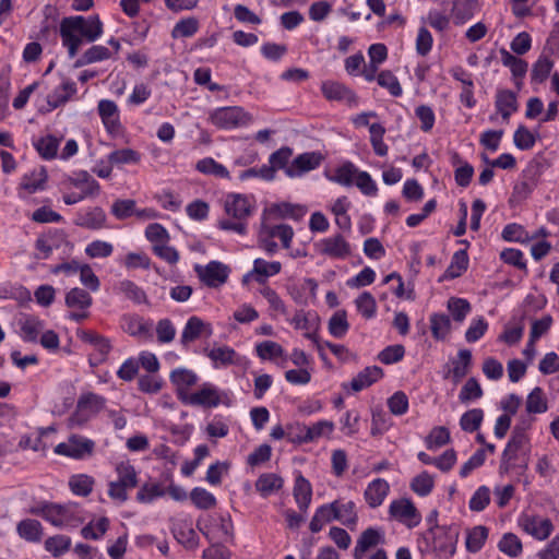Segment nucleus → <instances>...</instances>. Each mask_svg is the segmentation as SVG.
<instances>
[{
  "label": "nucleus",
  "instance_id": "nucleus-1",
  "mask_svg": "<svg viewBox=\"0 0 559 559\" xmlns=\"http://www.w3.org/2000/svg\"><path fill=\"white\" fill-rule=\"evenodd\" d=\"M103 32L104 25L98 14L67 16L61 20L59 27L62 45L70 58L76 56L83 41L94 43L100 38Z\"/></svg>",
  "mask_w": 559,
  "mask_h": 559
},
{
  "label": "nucleus",
  "instance_id": "nucleus-2",
  "mask_svg": "<svg viewBox=\"0 0 559 559\" xmlns=\"http://www.w3.org/2000/svg\"><path fill=\"white\" fill-rule=\"evenodd\" d=\"M460 528L456 524L427 530L423 534V552L432 554L437 559H451L456 552Z\"/></svg>",
  "mask_w": 559,
  "mask_h": 559
},
{
  "label": "nucleus",
  "instance_id": "nucleus-3",
  "mask_svg": "<svg viewBox=\"0 0 559 559\" xmlns=\"http://www.w3.org/2000/svg\"><path fill=\"white\" fill-rule=\"evenodd\" d=\"M61 190L64 204L73 205L97 197L100 193V185L88 171L78 170L63 177Z\"/></svg>",
  "mask_w": 559,
  "mask_h": 559
},
{
  "label": "nucleus",
  "instance_id": "nucleus-4",
  "mask_svg": "<svg viewBox=\"0 0 559 559\" xmlns=\"http://www.w3.org/2000/svg\"><path fill=\"white\" fill-rule=\"evenodd\" d=\"M528 443V437L525 433V428L516 425L512 435L502 452L501 462L499 466L500 473H510L516 471L522 475L528 467V459L524 447Z\"/></svg>",
  "mask_w": 559,
  "mask_h": 559
},
{
  "label": "nucleus",
  "instance_id": "nucleus-5",
  "mask_svg": "<svg viewBox=\"0 0 559 559\" xmlns=\"http://www.w3.org/2000/svg\"><path fill=\"white\" fill-rule=\"evenodd\" d=\"M115 471L117 479L109 481L107 493L111 500L123 503L128 500V491L139 485L138 472L129 461L118 463Z\"/></svg>",
  "mask_w": 559,
  "mask_h": 559
},
{
  "label": "nucleus",
  "instance_id": "nucleus-6",
  "mask_svg": "<svg viewBox=\"0 0 559 559\" xmlns=\"http://www.w3.org/2000/svg\"><path fill=\"white\" fill-rule=\"evenodd\" d=\"M186 405L199 406L202 408H215L221 404L230 406L231 400L228 392L219 390L211 382H204L197 391L188 395Z\"/></svg>",
  "mask_w": 559,
  "mask_h": 559
},
{
  "label": "nucleus",
  "instance_id": "nucleus-7",
  "mask_svg": "<svg viewBox=\"0 0 559 559\" xmlns=\"http://www.w3.org/2000/svg\"><path fill=\"white\" fill-rule=\"evenodd\" d=\"M209 119L218 129L231 130L249 124L252 117L242 107L230 106L216 108Z\"/></svg>",
  "mask_w": 559,
  "mask_h": 559
},
{
  "label": "nucleus",
  "instance_id": "nucleus-8",
  "mask_svg": "<svg viewBox=\"0 0 559 559\" xmlns=\"http://www.w3.org/2000/svg\"><path fill=\"white\" fill-rule=\"evenodd\" d=\"M95 447L94 440L82 435L72 433L67 441L58 443L53 452L73 460H85L94 454Z\"/></svg>",
  "mask_w": 559,
  "mask_h": 559
},
{
  "label": "nucleus",
  "instance_id": "nucleus-9",
  "mask_svg": "<svg viewBox=\"0 0 559 559\" xmlns=\"http://www.w3.org/2000/svg\"><path fill=\"white\" fill-rule=\"evenodd\" d=\"M64 245H70L64 229L50 228L36 238L34 243L36 250L35 258L38 260H47L51 257L53 250H58Z\"/></svg>",
  "mask_w": 559,
  "mask_h": 559
},
{
  "label": "nucleus",
  "instance_id": "nucleus-10",
  "mask_svg": "<svg viewBox=\"0 0 559 559\" xmlns=\"http://www.w3.org/2000/svg\"><path fill=\"white\" fill-rule=\"evenodd\" d=\"M229 267L219 261H210L206 265H194V272L207 287L216 288L225 284L229 276Z\"/></svg>",
  "mask_w": 559,
  "mask_h": 559
},
{
  "label": "nucleus",
  "instance_id": "nucleus-11",
  "mask_svg": "<svg viewBox=\"0 0 559 559\" xmlns=\"http://www.w3.org/2000/svg\"><path fill=\"white\" fill-rule=\"evenodd\" d=\"M314 247L318 253L331 259L345 260L352 254L350 243L342 234L323 238Z\"/></svg>",
  "mask_w": 559,
  "mask_h": 559
},
{
  "label": "nucleus",
  "instance_id": "nucleus-12",
  "mask_svg": "<svg viewBox=\"0 0 559 559\" xmlns=\"http://www.w3.org/2000/svg\"><path fill=\"white\" fill-rule=\"evenodd\" d=\"M320 90L326 100L343 102L348 107L358 106L359 99L355 91L340 81L325 80L321 83Z\"/></svg>",
  "mask_w": 559,
  "mask_h": 559
},
{
  "label": "nucleus",
  "instance_id": "nucleus-13",
  "mask_svg": "<svg viewBox=\"0 0 559 559\" xmlns=\"http://www.w3.org/2000/svg\"><path fill=\"white\" fill-rule=\"evenodd\" d=\"M32 514L39 515L51 525L61 527L70 522L71 512L67 506L44 502L38 507L29 510Z\"/></svg>",
  "mask_w": 559,
  "mask_h": 559
},
{
  "label": "nucleus",
  "instance_id": "nucleus-14",
  "mask_svg": "<svg viewBox=\"0 0 559 559\" xmlns=\"http://www.w3.org/2000/svg\"><path fill=\"white\" fill-rule=\"evenodd\" d=\"M389 513L392 518L409 528L417 526L421 520L415 504L408 499L392 501L389 507Z\"/></svg>",
  "mask_w": 559,
  "mask_h": 559
},
{
  "label": "nucleus",
  "instance_id": "nucleus-15",
  "mask_svg": "<svg viewBox=\"0 0 559 559\" xmlns=\"http://www.w3.org/2000/svg\"><path fill=\"white\" fill-rule=\"evenodd\" d=\"M169 380L175 386L178 400L185 403L186 397L192 393L190 389L198 383L199 377L193 370L179 367L170 372Z\"/></svg>",
  "mask_w": 559,
  "mask_h": 559
},
{
  "label": "nucleus",
  "instance_id": "nucleus-16",
  "mask_svg": "<svg viewBox=\"0 0 559 559\" xmlns=\"http://www.w3.org/2000/svg\"><path fill=\"white\" fill-rule=\"evenodd\" d=\"M73 224L88 230H100L107 227V215L100 206L82 209L75 214Z\"/></svg>",
  "mask_w": 559,
  "mask_h": 559
},
{
  "label": "nucleus",
  "instance_id": "nucleus-17",
  "mask_svg": "<svg viewBox=\"0 0 559 559\" xmlns=\"http://www.w3.org/2000/svg\"><path fill=\"white\" fill-rule=\"evenodd\" d=\"M282 271V263L278 261L269 262L264 259L258 258L253 261V267L243 275L242 282L247 283L253 280L260 285L267 286V278L277 275Z\"/></svg>",
  "mask_w": 559,
  "mask_h": 559
},
{
  "label": "nucleus",
  "instance_id": "nucleus-18",
  "mask_svg": "<svg viewBox=\"0 0 559 559\" xmlns=\"http://www.w3.org/2000/svg\"><path fill=\"white\" fill-rule=\"evenodd\" d=\"M224 209L235 219H247L253 212L252 200L240 193H229L225 198Z\"/></svg>",
  "mask_w": 559,
  "mask_h": 559
},
{
  "label": "nucleus",
  "instance_id": "nucleus-19",
  "mask_svg": "<svg viewBox=\"0 0 559 559\" xmlns=\"http://www.w3.org/2000/svg\"><path fill=\"white\" fill-rule=\"evenodd\" d=\"M299 433L296 436H292V432H288V439L292 442L297 443H308L312 442L324 435H330L334 430V423L330 420H320L312 426H299Z\"/></svg>",
  "mask_w": 559,
  "mask_h": 559
},
{
  "label": "nucleus",
  "instance_id": "nucleus-20",
  "mask_svg": "<svg viewBox=\"0 0 559 559\" xmlns=\"http://www.w3.org/2000/svg\"><path fill=\"white\" fill-rule=\"evenodd\" d=\"M385 542L383 530L379 527H368L361 532L353 550L354 559H364L365 554L371 548L382 545Z\"/></svg>",
  "mask_w": 559,
  "mask_h": 559
},
{
  "label": "nucleus",
  "instance_id": "nucleus-21",
  "mask_svg": "<svg viewBox=\"0 0 559 559\" xmlns=\"http://www.w3.org/2000/svg\"><path fill=\"white\" fill-rule=\"evenodd\" d=\"M520 524L527 534L538 540L548 538L554 530L551 521L539 515H523L520 519Z\"/></svg>",
  "mask_w": 559,
  "mask_h": 559
},
{
  "label": "nucleus",
  "instance_id": "nucleus-22",
  "mask_svg": "<svg viewBox=\"0 0 559 559\" xmlns=\"http://www.w3.org/2000/svg\"><path fill=\"white\" fill-rule=\"evenodd\" d=\"M322 155L319 152H307L298 155L288 167L286 175L290 178L300 177L304 174L318 168L322 162Z\"/></svg>",
  "mask_w": 559,
  "mask_h": 559
},
{
  "label": "nucleus",
  "instance_id": "nucleus-23",
  "mask_svg": "<svg viewBox=\"0 0 559 559\" xmlns=\"http://www.w3.org/2000/svg\"><path fill=\"white\" fill-rule=\"evenodd\" d=\"M171 533L175 539L188 550H194L199 546V536L192 526L191 520H177L171 524Z\"/></svg>",
  "mask_w": 559,
  "mask_h": 559
},
{
  "label": "nucleus",
  "instance_id": "nucleus-24",
  "mask_svg": "<svg viewBox=\"0 0 559 559\" xmlns=\"http://www.w3.org/2000/svg\"><path fill=\"white\" fill-rule=\"evenodd\" d=\"M543 173V165L539 162H531L523 170V176L527 180L516 183L513 188V193L521 199H526L537 187L538 178Z\"/></svg>",
  "mask_w": 559,
  "mask_h": 559
},
{
  "label": "nucleus",
  "instance_id": "nucleus-25",
  "mask_svg": "<svg viewBox=\"0 0 559 559\" xmlns=\"http://www.w3.org/2000/svg\"><path fill=\"white\" fill-rule=\"evenodd\" d=\"M47 180L48 174L45 167H40L39 169H34L27 174H24L17 187L19 197L24 198L22 192L33 194L45 190Z\"/></svg>",
  "mask_w": 559,
  "mask_h": 559
},
{
  "label": "nucleus",
  "instance_id": "nucleus-26",
  "mask_svg": "<svg viewBox=\"0 0 559 559\" xmlns=\"http://www.w3.org/2000/svg\"><path fill=\"white\" fill-rule=\"evenodd\" d=\"M213 334V329L211 323L204 322L201 318L197 316L190 317L181 332L180 342L182 345H188L202 335L210 337Z\"/></svg>",
  "mask_w": 559,
  "mask_h": 559
},
{
  "label": "nucleus",
  "instance_id": "nucleus-27",
  "mask_svg": "<svg viewBox=\"0 0 559 559\" xmlns=\"http://www.w3.org/2000/svg\"><path fill=\"white\" fill-rule=\"evenodd\" d=\"M384 372L382 368L378 366H370L362 369L356 377L352 379L349 383H344V390H350L353 392H359L364 389L369 388L380 379H382Z\"/></svg>",
  "mask_w": 559,
  "mask_h": 559
},
{
  "label": "nucleus",
  "instance_id": "nucleus-28",
  "mask_svg": "<svg viewBox=\"0 0 559 559\" xmlns=\"http://www.w3.org/2000/svg\"><path fill=\"white\" fill-rule=\"evenodd\" d=\"M495 107L497 112L504 121H509L512 114L518 111V96L515 92L507 88L497 90L495 96Z\"/></svg>",
  "mask_w": 559,
  "mask_h": 559
},
{
  "label": "nucleus",
  "instance_id": "nucleus-29",
  "mask_svg": "<svg viewBox=\"0 0 559 559\" xmlns=\"http://www.w3.org/2000/svg\"><path fill=\"white\" fill-rule=\"evenodd\" d=\"M389 492V483L383 478H376L368 484L364 492V498L371 509H376L383 503Z\"/></svg>",
  "mask_w": 559,
  "mask_h": 559
},
{
  "label": "nucleus",
  "instance_id": "nucleus-30",
  "mask_svg": "<svg viewBox=\"0 0 559 559\" xmlns=\"http://www.w3.org/2000/svg\"><path fill=\"white\" fill-rule=\"evenodd\" d=\"M293 496L300 512L306 513L312 500V486L301 473L295 478Z\"/></svg>",
  "mask_w": 559,
  "mask_h": 559
},
{
  "label": "nucleus",
  "instance_id": "nucleus-31",
  "mask_svg": "<svg viewBox=\"0 0 559 559\" xmlns=\"http://www.w3.org/2000/svg\"><path fill=\"white\" fill-rule=\"evenodd\" d=\"M452 368L444 374V379L452 378L454 383H459L469 371L472 366V352L469 349H460L457 356L452 361Z\"/></svg>",
  "mask_w": 559,
  "mask_h": 559
},
{
  "label": "nucleus",
  "instance_id": "nucleus-32",
  "mask_svg": "<svg viewBox=\"0 0 559 559\" xmlns=\"http://www.w3.org/2000/svg\"><path fill=\"white\" fill-rule=\"evenodd\" d=\"M122 329L130 336L151 337L152 322L145 321L136 314H126L122 317Z\"/></svg>",
  "mask_w": 559,
  "mask_h": 559
},
{
  "label": "nucleus",
  "instance_id": "nucleus-33",
  "mask_svg": "<svg viewBox=\"0 0 559 559\" xmlns=\"http://www.w3.org/2000/svg\"><path fill=\"white\" fill-rule=\"evenodd\" d=\"M205 355L211 359L213 367L218 369L237 364V353L234 348L224 345L204 349Z\"/></svg>",
  "mask_w": 559,
  "mask_h": 559
},
{
  "label": "nucleus",
  "instance_id": "nucleus-34",
  "mask_svg": "<svg viewBox=\"0 0 559 559\" xmlns=\"http://www.w3.org/2000/svg\"><path fill=\"white\" fill-rule=\"evenodd\" d=\"M336 521L335 518V503H324L318 507L309 523V530L316 534L322 531L325 524Z\"/></svg>",
  "mask_w": 559,
  "mask_h": 559
},
{
  "label": "nucleus",
  "instance_id": "nucleus-35",
  "mask_svg": "<svg viewBox=\"0 0 559 559\" xmlns=\"http://www.w3.org/2000/svg\"><path fill=\"white\" fill-rule=\"evenodd\" d=\"M17 535L28 543H40L44 535L41 523L35 519H24L16 525Z\"/></svg>",
  "mask_w": 559,
  "mask_h": 559
},
{
  "label": "nucleus",
  "instance_id": "nucleus-36",
  "mask_svg": "<svg viewBox=\"0 0 559 559\" xmlns=\"http://www.w3.org/2000/svg\"><path fill=\"white\" fill-rule=\"evenodd\" d=\"M114 289L136 305L148 304L145 290L131 280L118 282Z\"/></svg>",
  "mask_w": 559,
  "mask_h": 559
},
{
  "label": "nucleus",
  "instance_id": "nucleus-37",
  "mask_svg": "<svg viewBox=\"0 0 559 559\" xmlns=\"http://www.w3.org/2000/svg\"><path fill=\"white\" fill-rule=\"evenodd\" d=\"M45 328V322L35 316H27L20 321L21 337L24 342H38L39 334Z\"/></svg>",
  "mask_w": 559,
  "mask_h": 559
},
{
  "label": "nucleus",
  "instance_id": "nucleus-38",
  "mask_svg": "<svg viewBox=\"0 0 559 559\" xmlns=\"http://www.w3.org/2000/svg\"><path fill=\"white\" fill-rule=\"evenodd\" d=\"M489 531L484 525L474 526L466 532L465 548L471 554H476L481 550L487 538Z\"/></svg>",
  "mask_w": 559,
  "mask_h": 559
},
{
  "label": "nucleus",
  "instance_id": "nucleus-39",
  "mask_svg": "<svg viewBox=\"0 0 559 559\" xmlns=\"http://www.w3.org/2000/svg\"><path fill=\"white\" fill-rule=\"evenodd\" d=\"M474 0H453L451 16L455 25H463L469 21L475 13Z\"/></svg>",
  "mask_w": 559,
  "mask_h": 559
},
{
  "label": "nucleus",
  "instance_id": "nucleus-40",
  "mask_svg": "<svg viewBox=\"0 0 559 559\" xmlns=\"http://www.w3.org/2000/svg\"><path fill=\"white\" fill-rule=\"evenodd\" d=\"M60 140L52 134H47L34 142L38 155L45 160L55 159L58 156Z\"/></svg>",
  "mask_w": 559,
  "mask_h": 559
},
{
  "label": "nucleus",
  "instance_id": "nucleus-41",
  "mask_svg": "<svg viewBox=\"0 0 559 559\" xmlns=\"http://www.w3.org/2000/svg\"><path fill=\"white\" fill-rule=\"evenodd\" d=\"M270 213L278 218L299 221L306 214V209L298 204L280 202L271 205Z\"/></svg>",
  "mask_w": 559,
  "mask_h": 559
},
{
  "label": "nucleus",
  "instance_id": "nucleus-42",
  "mask_svg": "<svg viewBox=\"0 0 559 559\" xmlns=\"http://www.w3.org/2000/svg\"><path fill=\"white\" fill-rule=\"evenodd\" d=\"M468 267V255L466 250H457L451 259L450 265L444 271L443 280H453L461 276Z\"/></svg>",
  "mask_w": 559,
  "mask_h": 559
},
{
  "label": "nucleus",
  "instance_id": "nucleus-43",
  "mask_svg": "<svg viewBox=\"0 0 559 559\" xmlns=\"http://www.w3.org/2000/svg\"><path fill=\"white\" fill-rule=\"evenodd\" d=\"M111 58L110 50L103 45H93L75 61V67L80 68L95 62H100Z\"/></svg>",
  "mask_w": 559,
  "mask_h": 559
},
{
  "label": "nucleus",
  "instance_id": "nucleus-44",
  "mask_svg": "<svg viewBox=\"0 0 559 559\" xmlns=\"http://www.w3.org/2000/svg\"><path fill=\"white\" fill-rule=\"evenodd\" d=\"M552 68L554 61L545 53H542L532 67L531 82L543 84L548 79Z\"/></svg>",
  "mask_w": 559,
  "mask_h": 559
},
{
  "label": "nucleus",
  "instance_id": "nucleus-45",
  "mask_svg": "<svg viewBox=\"0 0 559 559\" xmlns=\"http://www.w3.org/2000/svg\"><path fill=\"white\" fill-rule=\"evenodd\" d=\"M283 487V478L274 473H264L255 481V489L264 498Z\"/></svg>",
  "mask_w": 559,
  "mask_h": 559
},
{
  "label": "nucleus",
  "instance_id": "nucleus-46",
  "mask_svg": "<svg viewBox=\"0 0 559 559\" xmlns=\"http://www.w3.org/2000/svg\"><path fill=\"white\" fill-rule=\"evenodd\" d=\"M195 169L203 175L225 179L230 178L228 169L212 157H204L198 160Z\"/></svg>",
  "mask_w": 559,
  "mask_h": 559
},
{
  "label": "nucleus",
  "instance_id": "nucleus-47",
  "mask_svg": "<svg viewBox=\"0 0 559 559\" xmlns=\"http://www.w3.org/2000/svg\"><path fill=\"white\" fill-rule=\"evenodd\" d=\"M334 503L336 521L346 526L355 525L357 523L358 515L356 511V503L354 501L349 500L347 502H341L340 500H334Z\"/></svg>",
  "mask_w": 559,
  "mask_h": 559
},
{
  "label": "nucleus",
  "instance_id": "nucleus-48",
  "mask_svg": "<svg viewBox=\"0 0 559 559\" xmlns=\"http://www.w3.org/2000/svg\"><path fill=\"white\" fill-rule=\"evenodd\" d=\"M109 524V519L106 516L91 521L81 528V536L84 539L98 540L107 533Z\"/></svg>",
  "mask_w": 559,
  "mask_h": 559
},
{
  "label": "nucleus",
  "instance_id": "nucleus-49",
  "mask_svg": "<svg viewBox=\"0 0 559 559\" xmlns=\"http://www.w3.org/2000/svg\"><path fill=\"white\" fill-rule=\"evenodd\" d=\"M501 61L504 67H508L514 78L523 79L527 72L528 63L512 53H510L507 49L501 48Z\"/></svg>",
  "mask_w": 559,
  "mask_h": 559
},
{
  "label": "nucleus",
  "instance_id": "nucleus-50",
  "mask_svg": "<svg viewBox=\"0 0 559 559\" xmlns=\"http://www.w3.org/2000/svg\"><path fill=\"white\" fill-rule=\"evenodd\" d=\"M107 160L110 165H134L141 160V154L133 148H121L108 154Z\"/></svg>",
  "mask_w": 559,
  "mask_h": 559
},
{
  "label": "nucleus",
  "instance_id": "nucleus-51",
  "mask_svg": "<svg viewBox=\"0 0 559 559\" xmlns=\"http://www.w3.org/2000/svg\"><path fill=\"white\" fill-rule=\"evenodd\" d=\"M377 83L393 97H401L403 95L402 85L391 70H381L377 75Z\"/></svg>",
  "mask_w": 559,
  "mask_h": 559
},
{
  "label": "nucleus",
  "instance_id": "nucleus-52",
  "mask_svg": "<svg viewBox=\"0 0 559 559\" xmlns=\"http://www.w3.org/2000/svg\"><path fill=\"white\" fill-rule=\"evenodd\" d=\"M106 399L95 393L82 394L78 400V409L87 411L90 415H96L105 408Z\"/></svg>",
  "mask_w": 559,
  "mask_h": 559
},
{
  "label": "nucleus",
  "instance_id": "nucleus-53",
  "mask_svg": "<svg viewBox=\"0 0 559 559\" xmlns=\"http://www.w3.org/2000/svg\"><path fill=\"white\" fill-rule=\"evenodd\" d=\"M370 133V144L372 150L377 156L383 157L388 155L389 146L384 143L383 136L385 134V128L379 123L374 122L369 126Z\"/></svg>",
  "mask_w": 559,
  "mask_h": 559
},
{
  "label": "nucleus",
  "instance_id": "nucleus-54",
  "mask_svg": "<svg viewBox=\"0 0 559 559\" xmlns=\"http://www.w3.org/2000/svg\"><path fill=\"white\" fill-rule=\"evenodd\" d=\"M93 304V298L88 292L74 287L66 295V305L69 308L87 310Z\"/></svg>",
  "mask_w": 559,
  "mask_h": 559
},
{
  "label": "nucleus",
  "instance_id": "nucleus-55",
  "mask_svg": "<svg viewBox=\"0 0 559 559\" xmlns=\"http://www.w3.org/2000/svg\"><path fill=\"white\" fill-rule=\"evenodd\" d=\"M430 330L435 340L443 341L451 330L449 316L444 313H432L430 316Z\"/></svg>",
  "mask_w": 559,
  "mask_h": 559
},
{
  "label": "nucleus",
  "instance_id": "nucleus-56",
  "mask_svg": "<svg viewBox=\"0 0 559 559\" xmlns=\"http://www.w3.org/2000/svg\"><path fill=\"white\" fill-rule=\"evenodd\" d=\"M328 329L332 336L343 338L349 330L347 312L345 310L335 311L329 320Z\"/></svg>",
  "mask_w": 559,
  "mask_h": 559
},
{
  "label": "nucleus",
  "instance_id": "nucleus-57",
  "mask_svg": "<svg viewBox=\"0 0 559 559\" xmlns=\"http://www.w3.org/2000/svg\"><path fill=\"white\" fill-rule=\"evenodd\" d=\"M95 480L86 474H76L70 477L69 486L71 491L80 497H86L93 491Z\"/></svg>",
  "mask_w": 559,
  "mask_h": 559
},
{
  "label": "nucleus",
  "instance_id": "nucleus-58",
  "mask_svg": "<svg viewBox=\"0 0 559 559\" xmlns=\"http://www.w3.org/2000/svg\"><path fill=\"white\" fill-rule=\"evenodd\" d=\"M45 550L55 558L61 557L71 548V538L67 535L50 536L45 540Z\"/></svg>",
  "mask_w": 559,
  "mask_h": 559
},
{
  "label": "nucleus",
  "instance_id": "nucleus-59",
  "mask_svg": "<svg viewBox=\"0 0 559 559\" xmlns=\"http://www.w3.org/2000/svg\"><path fill=\"white\" fill-rule=\"evenodd\" d=\"M409 487L417 496L427 497L433 490L435 479L427 471H424L412 479Z\"/></svg>",
  "mask_w": 559,
  "mask_h": 559
},
{
  "label": "nucleus",
  "instance_id": "nucleus-60",
  "mask_svg": "<svg viewBox=\"0 0 559 559\" xmlns=\"http://www.w3.org/2000/svg\"><path fill=\"white\" fill-rule=\"evenodd\" d=\"M166 493L164 487L158 483H145L136 492V501L140 503H152L154 500Z\"/></svg>",
  "mask_w": 559,
  "mask_h": 559
},
{
  "label": "nucleus",
  "instance_id": "nucleus-61",
  "mask_svg": "<svg viewBox=\"0 0 559 559\" xmlns=\"http://www.w3.org/2000/svg\"><path fill=\"white\" fill-rule=\"evenodd\" d=\"M264 233L269 238H278L285 249L290 248L295 235L293 227L287 224L267 226L264 228Z\"/></svg>",
  "mask_w": 559,
  "mask_h": 559
},
{
  "label": "nucleus",
  "instance_id": "nucleus-62",
  "mask_svg": "<svg viewBox=\"0 0 559 559\" xmlns=\"http://www.w3.org/2000/svg\"><path fill=\"white\" fill-rule=\"evenodd\" d=\"M190 499L195 508L200 510H210L217 503L215 496L202 487H195L190 492Z\"/></svg>",
  "mask_w": 559,
  "mask_h": 559
},
{
  "label": "nucleus",
  "instance_id": "nucleus-63",
  "mask_svg": "<svg viewBox=\"0 0 559 559\" xmlns=\"http://www.w3.org/2000/svg\"><path fill=\"white\" fill-rule=\"evenodd\" d=\"M498 548L511 558L519 557L523 551L520 538L513 533H506L498 543Z\"/></svg>",
  "mask_w": 559,
  "mask_h": 559
},
{
  "label": "nucleus",
  "instance_id": "nucleus-64",
  "mask_svg": "<svg viewBox=\"0 0 559 559\" xmlns=\"http://www.w3.org/2000/svg\"><path fill=\"white\" fill-rule=\"evenodd\" d=\"M547 409L548 405L542 388H534L526 397V412L528 414H542Z\"/></svg>",
  "mask_w": 559,
  "mask_h": 559
}]
</instances>
